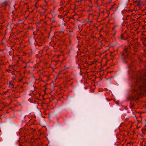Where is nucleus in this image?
Instances as JSON below:
<instances>
[{"label":"nucleus","mask_w":146,"mask_h":146,"mask_svg":"<svg viewBox=\"0 0 146 146\" xmlns=\"http://www.w3.org/2000/svg\"><path fill=\"white\" fill-rule=\"evenodd\" d=\"M146 74H143V76L141 75L140 76H137V77L136 86L140 85L139 88L141 91V94L144 92L145 91V88H146V78L144 76Z\"/></svg>","instance_id":"1"},{"label":"nucleus","mask_w":146,"mask_h":146,"mask_svg":"<svg viewBox=\"0 0 146 146\" xmlns=\"http://www.w3.org/2000/svg\"><path fill=\"white\" fill-rule=\"evenodd\" d=\"M130 47L129 46H126L125 47L123 51V55L125 56H127L129 54L130 52Z\"/></svg>","instance_id":"2"},{"label":"nucleus","mask_w":146,"mask_h":146,"mask_svg":"<svg viewBox=\"0 0 146 146\" xmlns=\"http://www.w3.org/2000/svg\"><path fill=\"white\" fill-rule=\"evenodd\" d=\"M140 94L139 93L136 92L134 96L132 97V99L133 100H138Z\"/></svg>","instance_id":"3"},{"label":"nucleus","mask_w":146,"mask_h":146,"mask_svg":"<svg viewBox=\"0 0 146 146\" xmlns=\"http://www.w3.org/2000/svg\"><path fill=\"white\" fill-rule=\"evenodd\" d=\"M8 2L7 1H5L2 3L3 6H6L7 5Z\"/></svg>","instance_id":"4"},{"label":"nucleus","mask_w":146,"mask_h":146,"mask_svg":"<svg viewBox=\"0 0 146 146\" xmlns=\"http://www.w3.org/2000/svg\"><path fill=\"white\" fill-rule=\"evenodd\" d=\"M124 37V34H121L120 36L118 37L121 40H123Z\"/></svg>","instance_id":"5"},{"label":"nucleus","mask_w":146,"mask_h":146,"mask_svg":"<svg viewBox=\"0 0 146 146\" xmlns=\"http://www.w3.org/2000/svg\"><path fill=\"white\" fill-rule=\"evenodd\" d=\"M64 3V1H60V5L61 7H63V5Z\"/></svg>","instance_id":"6"},{"label":"nucleus","mask_w":146,"mask_h":146,"mask_svg":"<svg viewBox=\"0 0 146 146\" xmlns=\"http://www.w3.org/2000/svg\"><path fill=\"white\" fill-rule=\"evenodd\" d=\"M64 7H61L60 8H59L58 9V11H61V10H63L64 9Z\"/></svg>","instance_id":"7"},{"label":"nucleus","mask_w":146,"mask_h":146,"mask_svg":"<svg viewBox=\"0 0 146 146\" xmlns=\"http://www.w3.org/2000/svg\"><path fill=\"white\" fill-rule=\"evenodd\" d=\"M114 7V5H113L111 6V7L110 8V9H113Z\"/></svg>","instance_id":"8"},{"label":"nucleus","mask_w":146,"mask_h":146,"mask_svg":"<svg viewBox=\"0 0 146 146\" xmlns=\"http://www.w3.org/2000/svg\"><path fill=\"white\" fill-rule=\"evenodd\" d=\"M40 23V21H39L38 22H36L35 23L36 24H38Z\"/></svg>","instance_id":"9"},{"label":"nucleus","mask_w":146,"mask_h":146,"mask_svg":"<svg viewBox=\"0 0 146 146\" xmlns=\"http://www.w3.org/2000/svg\"><path fill=\"white\" fill-rule=\"evenodd\" d=\"M124 40H127V38H125L124 39Z\"/></svg>","instance_id":"10"}]
</instances>
